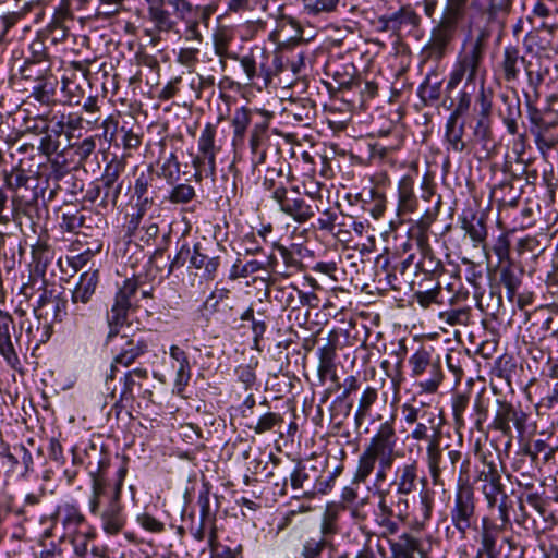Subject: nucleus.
Instances as JSON below:
<instances>
[{"mask_svg":"<svg viewBox=\"0 0 558 558\" xmlns=\"http://www.w3.org/2000/svg\"><path fill=\"white\" fill-rule=\"evenodd\" d=\"M284 112L288 118L293 119L295 122L310 125L316 117V105L308 98L292 100L284 108Z\"/></svg>","mask_w":558,"mask_h":558,"instance_id":"c9c22d12","label":"nucleus"},{"mask_svg":"<svg viewBox=\"0 0 558 558\" xmlns=\"http://www.w3.org/2000/svg\"><path fill=\"white\" fill-rule=\"evenodd\" d=\"M56 517L61 521L64 530L74 532L85 522V517L81 510L72 504H65L58 508Z\"/></svg>","mask_w":558,"mask_h":558,"instance_id":"79ce46f5","label":"nucleus"},{"mask_svg":"<svg viewBox=\"0 0 558 558\" xmlns=\"http://www.w3.org/2000/svg\"><path fill=\"white\" fill-rule=\"evenodd\" d=\"M449 518L461 539L466 538L470 530L476 529V497L473 487L468 482L459 481L453 504L449 510Z\"/></svg>","mask_w":558,"mask_h":558,"instance_id":"0eeeda50","label":"nucleus"},{"mask_svg":"<svg viewBox=\"0 0 558 558\" xmlns=\"http://www.w3.org/2000/svg\"><path fill=\"white\" fill-rule=\"evenodd\" d=\"M167 2L173 8L177 17L185 24V38L201 41V31H196V5L189 0H167Z\"/></svg>","mask_w":558,"mask_h":558,"instance_id":"b1692460","label":"nucleus"},{"mask_svg":"<svg viewBox=\"0 0 558 558\" xmlns=\"http://www.w3.org/2000/svg\"><path fill=\"white\" fill-rule=\"evenodd\" d=\"M110 125H113L111 137L109 141L113 143L116 147H122L125 158L132 156L133 150H137L142 145L143 133L140 132V126L135 130L134 125H129V122L124 121L122 125H119L118 120L112 116L108 117L102 122L104 135L107 136L110 130Z\"/></svg>","mask_w":558,"mask_h":558,"instance_id":"4468645a","label":"nucleus"},{"mask_svg":"<svg viewBox=\"0 0 558 558\" xmlns=\"http://www.w3.org/2000/svg\"><path fill=\"white\" fill-rule=\"evenodd\" d=\"M435 362H432L430 353L421 348L410 359L409 364L411 366V376L418 378L423 376Z\"/></svg>","mask_w":558,"mask_h":558,"instance_id":"13d9d810","label":"nucleus"},{"mask_svg":"<svg viewBox=\"0 0 558 558\" xmlns=\"http://www.w3.org/2000/svg\"><path fill=\"white\" fill-rule=\"evenodd\" d=\"M282 213L293 218L299 223H304L314 217L317 206L307 204L301 195H288V190L276 202Z\"/></svg>","mask_w":558,"mask_h":558,"instance_id":"4be33fe9","label":"nucleus"},{"mask_svg":"<svg viewBox=\"0 0 558 558\" xmlns=\"http://www.w3.org/2000/svg\"><path fill=\"white\" fill-rule=\"evenodd\" d=\"M99 283V269L89 268L84 271L71 291L70 314L76 322L83 320L92 312L90 302Z\"/></svg>","mask_w":558,"mask_h":558,"instance_id":"9d476101","label":"nucleus"},{"mask_svg":"<svg viewBox=\"0 0 558 558\" xmlns=\"http://www.w3.org/2000/svg\"><path fill=\"white\" fill-rule=\"evenodd\" d=\"M416 244L421 255L420 259L415 263L416 274L421 272L429 278L439 277L444 272V265L435 255L427 236L424 234L417 236Z\"/></svg>","mask_w":558,"mask_h":558,"instance_id":"412c9836","label":"nucleus"},{"mask_svg":"<svg viewBox=\"0 0 558 558\" xmlns=\"http://www.w3.org/2000/svg\"><path fill=\"white\" fill-rule=\"evenodd\" d=\"M52 73V61L31 62L24 61L20 69L21 80L27 85L43 78Z\"/></svg>","mask_w":558,"mask_h":558,"instance_id":"37998d69","label":"nucleus"},{"mask_svg":"<svg viewBox=\"0 0 558 558\" xmlns=\"http://www.w3.org/2000/svg\"><path fill=\"white\" fill-rule=\"evenodd\" d=\"M303 10L310 16L331 13L337 10L339 0H302Z\"/></svg>","mask_w":558,"mask_h":558,"instance_id":"0e129e2a","label":"nucleus"},{"mask_svg":"<svg viewBox=\"0 0 558 558\" xmlns=\"http://www.w3.org/2000/svg\"><path fill=\"white\" fill-rule=\"evenodd\" d=\"M283 423L284 418L280 413L267 411L262 413L255 422L247 423L246 427L256 435L267 433H279L282 435L281 428Z\"/></svg>","mask_w":558,"mask_h":558,"instance_id":"4c0bfd02","label":"nucleus"},{"mask_svg":"<svg viewBox=\"0 0 558 558\" xmlns=\"http://www.w3.org/2000/svg\"><path fill=\"white\" fill-rule=\"evenodd\" d=\"M529 59L520 54V50L515 46H507L504 48L502 59L499 63L501 76L506 83H512L519 80L520 68L523 69Z\"/></svg>","mask_w":558,"mask_h":558,"instance_id":"393cba45","label":"nucleus"},{"mask_svg":"<svg viewBox=\"0 0 558 558\" xmlns=\"http://www.w3.org/2000/svg\"><path fill=\"white\" fill-rule=\"evenodd\" d=\"M296 293L295 286H274V300L281 305L283 310H290L289 318L296 313Z\"/></svg>","mask_w":558,"mask_h":558,"instance_id":"603ef678","label":"nucleus"},{"mask_svg":"<svg viewBox=\"0 0 558 558\" xmlns=\"http://www.w3.org/2000/svg\"><path fill=\"white\" fill-rule=\"evenodd\" d=\"M256 116H263L259 111L247 108L245 106L234 110L231 118V125L233 129L232 145L234 147L243 145L247 128L253 126Z\"/></svg>","mask_w":558,"mask_h":558,"instance_id":"cd10ccee","label":"nucleus"},{"mask_svg":"<svg viewBox=\"0 0 558 558\" xmlns=\"http://www.w3.org/2000/svg\"><path fill=\"white\" fill-rule=\"evenodd\" d=\"M396 31L399 32L403 25L417 27L421 23L420 15L411 5H403L398 11L390 14Z\"/></svg>","mask_w":558,"mask_h":558,"instance_id":"052dcab7","label":"nucleus"},{"mask_svg":"<svg viewBox=\"0 0 558 558\" xmlns=\"http://www.w3.org/2000/svg\"><path fill=\"white\" fill-rule=\"evenodd\" d=\"M471 402V390L464 392L457 391L451 399V408L453 421L457 427L462 428L465 426V412Z\"/></svg>","mask_w":558,"mask_h":558,"instance_id":"3c124183","label":"nucleus"},{"mask_svg":"<svg viewBox=\"0 0 558 558\" xmlns=\"http://www.w3.org/2000/svg\"><path fill=\"white\" fill-rule=\"evenodd\" d=\"M531 329H535L539 339L558 336V305L539 307L533 314Z\"/></svg>","mask_w":558,"mask_h":558,"instance_id":"5701e85b","label":"nucleus"},{"mask_svg":"<svg viewBox=\"0 0 558 558\" xmlns=\"http://www.w3.org/2000/svg\"><path fill=\"white\" fill-rule=\"evenodd\" d=\"M340 86L348 90H357L362 101L373 99L378 92V85L373 81H363L360 76H348V80H340Z\"/></svg>","mask_w":558,"mask_h":558,"instance_id":"49530a36","label":"nucleus"},{"mask_svg":"<svg viewBox=\"0 0 558 558\" xmlns=\"http://www.w3.org/2000/svg\"><path fill=\"white\" fill-rule=\"evenodd\" d=\"M374 496L377 498V509L374 511V522L380 527L381 536L387 537L395 535L399 531V524L395 520L397 517V500L384 494L383 490L374 492Z\"/></svg>","mask_w":558,"mask_h":558,"instance_id":"f3484780","label":"nucleus"},{"mask_svg":"<svg viewBox=\"0 0 558 558\" xmlns=\"http://www.w3.org/2000/svg\"><path fill=\"white\" fill-rule=\"evenodd\" d=\"M166 1L159 2L147 7V14L149 21L154 24L155 28L162 33L171 32L175 26V21L172 19L171 13L166 9Z\"/></svg>","mask_w":558,"mask_h":558,"instance_id":"a19ab883","label":"nucleus"},{"mask_svg":"<svg viewBox=\"0 0 558 558\" xmlns=\"http://www.w3.org/2000/svg\"><path fill=\"white\" fill-rule=\"evenodd\" d=\"M52 258L53 252L46 242L37 241L36 244L32 245L33 272L29 276L28 282L24 283L21 288V294L26 299H31L34 295L38 279H45L47 268Z\"/></svg>","mask_w":558,"mask_h":558,"instance_id":"dca6fc26","label":"nucleus"},{"mask_svg":"<svg viewBox=\"0 0 558 558\" xmlns=\"http://www.w3.org/2000/svg\"><path fill=\"white\" fill-rule=\"evenodd\" d=\"M507 527L499 524L497 520L485 515L481 521V547L477 551L481 553H497V542L499 535L506 531Z\"/></svg>","mask_w":558,"mask_h":558,"instance_id":"72a5a7b5","label":"nucleus"},{"mask_svg":"<svg viewBox=\"0 0 558 558\" xmlns=\"http://www.w3.org/2000/svg\"><path fill=\"white\" fill-rule=\"evenodd\" d=\"M415 178L412 174L403 175L398 183V216L411 214L416 210L418 199L414 193Z\"/></svg>","mask_w":558,"mask_h":558,"instance_id":"c756f323","label":"nucleus"},{"mask_svg":"<svg viewBox=\"0 0 558 558\" xmlns=\"http://www.w3.org/2000/svg\"><path fill=\"white\" fill-rule=\"evenodd\" d=\"M108 325V333L105 344L110 347L112 361L110 372L106 376V383L116 378L118 367H130L140 363L150 352V344L143 331H133L131 333L122 332L124 326Z\"/></svg>","mask_w":558,"mask_h":558,"instance_id":"7ed1b4c3","label":"nucleus"},{"mask_svg":"<svg viewBox=\"0 0 558 558\" xmlns=\"http://www.w3.org/2000/svg\"><path fill=\"white\" fill-rule=\"evenodd\" d=\"M140 288L137 277H131L123 280V283L118 288L113 303L107 314V324H114V326L129 325L130 313L137 308L133 302Z\"/></svg>","mask_w":558,"mask_h":558,"instance_id":"9b49d317","label":"nucleus"},{"mask_svg":"<svg viewBox=\"0 0 558 558\" xmlns=\"http://www.w3.org/2000/svg\"><path fill=\"white\" fill-rule=\"evenodd\" d=\"M327 539L323 536L310 537L304 541L301 548L302 558H320L327 547Z\"/></svg>","mask_w":558,"mask_h":558,"instance_id":"774afa93","label":"nucleus"},{"mask_svg":"<svg viewBox=\"0 0 558 558\" xmlns=\"http://www.w3.org/2000/svg\"><path fill=\"white\" fill-rule=\"evenodd\" d=\"M86 470L92 480V490L88 497V510L100 520L102 531L108 535H118L126 524V518L121 502L123 483L128 473L126 460L116 473L113 482L108 480L110 456L105 446L89 442L84 448Z\"/></svg>","mask_w":558,"mask_h":558,"instance_id":"f257e3e1","label":"nucleus"},{"mask_svg":"<svg viewBox=\"0 0 558 558\" xmlns=\"http://www.w3.org/2000/svg\"><path fill=\"white\" fill-rule=\"evenodd\" d=\"M500 99L505 106V109L499 112L502 123L509 134L517 135L519 134V120L522 118L520 98L514 90L512 97L507 94H501Z\"/></svg>","mask_w":558,"mask_h":558,"instance_id":"2f4dec72","label":"nucleus"},{"mask_svg":"<svg viewBox=\"0 0 558 558\" xmlns=\"http://www.w3.org/2000/svg\"><path fill=\"white\" fill-rule=\"evenodd\" d=\"M4 185L12 192V194L24 192L28 187L31 178L27 175L25 170L22 168H13L11 171H4L3 173Z\"/></svg>","mask_w":558,"mask_h":558,"instance_id":"864d4df0","label":"nucleus"},{"mask_svg":"<svg viewBox=\"0 0 558 558\" xmlns=\"http://www.w3.org/2000/svg\"><path fill=\"white\" fill-rule=\"evenodd\" d=\"M397 433L395 428V416L383 422L376 433L371 437L369 442L359 456L357 468L354 473V483H364L374 472L379 458L393 453L397 447Z\"/></svg>","mask_w":558,"mask_h":558,"instance_id":"39448f33","label":"nucleus"},{"mask_svg":"<svg viewBox=\"0 0 558 558\" xmlns=\"http://www.w3.org/2000/svg\"><path fill=\"white\" fill-rule=\"evenodd\" d=\"M282 177L281 170H276L275 168L267 169L266 175L263 181V186L266 191L271 193V198L274 201H278L281 198L283 193L287 191L284 182L278 180Z\"/></svg>","mask_w":558,"mask_h":558,"instance_id":"4d7b16f0","label":"nucleus"},{"mask_svg":"<svg viewBox=\"0 0 558 558\" xmlns=\"http://www.w3.org/2000/svg\"><path fill=\"white\" fill-rule=\"evenodd\" d=\"M468 124L472 129V136L475 142L486 146L488 142L493 141L492 114L475 112Z\"/></svg>","mask_w":558,"mask_h":558,"instance_id":"ea45409f","label":"nucleus"},{"mask_svg":"<svg viewBox=\"0 0 558 558\" xmlns=\"http://www.w3.org/2000/svg\"><path fill=\"white\" fill-rule=\"evenodd\" d=\"M541 97L536 95L524 94V104L526 107L527 118L531 124L538 131H544L549 128V123L545 120L544 113L536 107V104Z\"/></svg>","mask_w":558,"mask_h":558,"instance_id":"6e6d98bb","label":"nucleus"},{"mask_svg":"<svg viewBox=\"0 0 558 558\" xmlns=\"http://www.w3.org/2000/svg\"><path fill=\"white\" fill-rule=\"evenodd\" d=\"M469 0H446L441 16L430 32V38L424 47L426 58L442 59L454 41L460 24L465 19Z\"/></svg>","mask_w":558,"mask_h":558,"instance_id":"20e7f679","label":"nucleus"},{"mask_svg":"<svg viewBox=\"0 0 558 558\" xmlns=\"http://www.w3.org/2000/svg\"><path fill=\"white\" fill-rule=\"evenodd\" d=\"M225 248L215 240L203 236L192 250L190 267L204 270V278L213 280L220 266Z\"/></svg>","mask_w":558,"mask_h":558,"instance_id":"f8f14e48","label":"nucleus"},{"mask_svg":"<svg viewBox=\"0 0 558 558\" xmlns=\"http://www.w3.org/2000/svg\"><path fill=\"white\" fill-rule=\"evenodd\" d=\"M274 463L275 471L269 472L268 476H277L278 481L275 482L276 487H280L279 494L287 495L288 481L294 490L303 489L304 494L311 495V487L313 481L306 471V466L302 461L296 462H281V460L274 454L270 456Z\"/></svg>","mask_w":558,"mask_h":558,"instance_id":"1a4fd4ad","label":"nucleus"},{"mask_svg":"<svg viewBox=\"0 0 558 558\" xmlns=\"http://www.w3.org/2000/svg\"><path fill=\"white\" fill-rule=\"evenodd\" d=\"M422 471L416 460H408L397 465L390 482L385 485L384 494L397 500L398 520L404 521L409 508L408 496L417 490L420 484L425 486L426 477L421 475ZM381 490V488H377Z\"/></svg>","mask_w":558,"mask_h":558,"instance_id":"423d86ee","label":"nucleus"},{"mask_svg":"<svg viewBox=\"0 0 558 558\" xmlns=\"http://www.w3.org/2000/svg\"><path fill=\"white\" fill-rule=\"evenodd\" d=\"M496 405L495 416L490 425L492 428L505 436H511L512 423L518 434L522 436L526 430L527 413L520 405L515 407L505 399H497Z\"/></svg>","mask_w":558,"mask_h":558,"instance_id":"ddd939ff","label":"nucleus"},{"mask_svg":"<svg viewBox=\"0 0 558 558\" xmlns=\"http://www.w3.org/2000/svg\"><path fill=\"white\" fill-rule=\"evenodd\" d=\"M39 287L38 291H41L39 298L37 300L36 305L34 306V314L38 319L45 315L44 308L52 303L58 293H56L54 289H49L46 279H38Z\"/></svg>","mask_w":558,"mask_h":558,"instance_id":"338daca9","label":"nucleus"},{"mask_svg":"<svg viewBox=\"0 0 558 558\" xmlns=\"http://www.w3.org/2000/svg\"><path fill=\"white\" fill-rule=\"evenodd\" d=\"M11 206L13 219L25 216L34 221L40 218L39 196L36 190L25 189L24 192L12 194Z\"/></svg>","mask_w":558,"mask_h":558,"instance_id":"aec40b11","label":"nucleus"},{"mask_svg":"<svg viewBox=\"0 0 558 558\" xmlns=\"http://www.w3.org/2000/svg\"><path fill=\"white\" fill-rule=\"evenodd\" d=\"M83 221L82 208L70 207L62 211L60 227L66 232L77 233Z\"/></svg>","mask_w":558,"mask_h":558,"instance_id":"e2e57ef3","label":"nucleus"},{"mask_svg":"<svg viewBox=\"0 0 558 558\" xmlns=\"http://www.w3.org/2000/svg\"><path fill=\"white\" fill-rule=\"evenodd\" d=\"M461 228L473 241L474 246L484 243L487 236L486 223L482 217H477L475 214L471 218H461Z\"/></svg>","mask_w":558,"mask_h":558,"instance_id":"a18cd8bd","label":"nucleus"},{"mask_svg":"<svg viewBox=\"0 0 558 558\" xmlns=\"http://www.w3.org/2000/svg\"><path fill=\"white\" fill-rule=\"evenodd\" d=\"M217 124L206 123L201 132L197 147L198 154L193 158L192 165L195 169V180L214 178L216 174V157L220 147L216 145Z\"/></svg>","mask_w":558,"mask_h":558,"instance_id":"6e6552de","label":"nucleus"},{"mask_svg":"<svg viewBox=\"0 0 558 558\" xmlns=\"http://www.w3.org/2000/svg\"><path fill=\"white\" fill-rule=\"evenodd\" d=\"M20 337L21 335H16L13 317L8 312L0 310V355L13 368L20 364L14 347V341L19 343Z\"/></svg>","mask_w":558,"mask_h":558,"instance_id":"a211bd4d","label":"nucleus"},{"mask_svg":"<svg viewBox=\"0 0 558 558\" xmlns=\"http://www.w3.org/2000/svg\"><path fill=\"white\" fill-rule=\"evenodd\" d=\"M148 378V371L143 367H135L123 374L120 381L122 389L120 392L119 401H133L135 388L142 387V381Z\"/></svg>","mask_w":558,"mask_h":558,"instance_id":"e433bc0d","label":"nucleus"},{"mask_svg":"<svg viewBox=\"0 0 558 558\" xmlns=\"http://www.w3.org/2000/svg\"><path fill=\"white\" fill-rule=\"evenodd\" d=\"M158 179H163L168 185H174L180 179V162L174 153L165 158L158 169H155Z\"/></svg>","mask_w":558,"mask_h":558,"instance_id":"8fccbe9b","label":"nucleus"},{"mask_svg":"<svg viewBox=\"0 0 558 558\" xmlns=\"http://www.w3.org/2000/svg\"><path fill=\"white\" fill-rule=\"evenodd\" d=\"M197 504L199 506V517L201 521H205V524L207 523V526L210 524H216V513L217 508H211L210 505V494L208 487H204L203 490L199 492Z\"/></svg>","mask_w":558,"mask_h":558,"instance_id":"69168bd1","label":"nucleus"},{"mask_svg":"<svg viewBox=\"0 0 558 558\" xmlns=\"http://www.w3.org/2000/svg\"><path fill=\"white\" fill-rule=\"evenodd\" d=\"M96 181L99 184L102 195L98 205L101 208H107L108 206L116 207L121 195L122 182H111L110 180L107 182L102 177Z\"/></svg>","mask_w":558,"mask_h":558,"instance_id":"09e8293b","label":"nucleus"},{"mask_svg":"<svg viewBox=\"0 0 558 558\" xmlns=\"http://www.w3.org/2000/svg\"><path fill=\"white\" fill-rule=\"evenodd\" d=\"M489 398L485 397L484 391L476 395L473 400L472 413L470 415L473 428L477 432L484 430V424L489 414Z\"/></svg>","mask_w":558,"mask_h":558,"instance_id":"c03bdc74","label":"nucleus"},{"mask_svg":"<svg viewBox=\"0 0 558 558\" xmlns=\"http://www.w3.org/2000/svg\"><path fill=\"white\" fill-rule=\"evenodd\" d=\"M442 462L440 439H434L426 447V464L434 486H445L444 474H447L448 468H441Z\"/></svg>","mask_w":558,"mask_h":558,"instance_id":"c85d7f7f","label":"nucleus"},{"mask_svg":"<svg viewBox=\"0 0 558 558\" xmlns=\"http://www.w3.org/2000/svg\"><path fill=\"white\" fill-rule=\"evenodd\" d=\"M170 357L177 362L174 388L181 395L189 385L192 377V366L186 352L179 345H171L169 349Z\"/></svg>","mask_w":558,"mask_h":558,"instance_id":"473e14b6","label":"nucleus"},{"mask_svg":"<svg viewBox=\"0 0 558 558\" xmlns=\"http://www.w3.org/2000/svg\"><path fill=\"white\" fill-rule=\"evenodd\" d=\"M485 54V38L480 35L471 44L468 51L460 54L449 74L446 92L451 93L458 85L466 78L463 87L458 92L457 96L451 99L449 108L451 112L449 117L466 119L471 109L474 90L475 80L478 75Z\"/></svg>","mask_w":558,"mask_h":558,"instance_id":"f03ea898","label":"nucleus"},{"mask_svg":"<svg viewBox=\"0 0 558 558\" xmlns=\"http://www.w3.org/2000/svg\"><path fill=\"white\" fill-rule=\"evenodd\" d=\"M159 181L153 165H149L145 171L136 177L133 187L136 206H142V209H149L153 205L161 202L162 189L158 185Z\"/></svg>","mask_w":558,"mask_h":558,"instance_id":"2eb2a0df","label":"nucleus"},{"mask_svg":"<svg viewBox=\"0 0 558 558\" xmlns=\"http://www.w3.org/2000/svg\"><path fill=\"white\" fill-rule=\"evenodd\" d=\"M426 373L428 374V378L418 380L416 385L422 392L435 393L444 380L440 363L438 361L435 362Z\"/></svg>","mask_w":558,"mask_h":558,"instance_id":"680f3d73","label":"nucleus"},{"mask_svg":"<svg viewBox=\"0 0 558 558\" xmlns=\"http://www.w3.org/2000/svg\"><path fill=\"white\" fill-rule=\"evenodd\" d=\"M251 54L253 59H255L256 69L260 78H263L265 84L271 82V70H270V61H271V51L267 50L264 47H254L251 49Z\"/></svg>","mask_w":558,"mask_h":558,"instance_id":"5fc2aeb1","label":"nucleus"},{"mask_svg":"<svg viewBox=\"0 0 558 558\" xmlns=\"http://www.w3.org/2000/svg\"><path fill=\"white\" fill-rule=\"evenodd\" d=\"M499 282L507 290V298L512 300L521 286V275L511 263L501 265L499 268Z\"/></svg>","mask_w":558,"mask_h":558,"instance_id":"de8ad7c7","label":"nucleus"},{"mask_svg":"<svg viewBox=\"0 0 558 558\" xmlns=\"http://www.w3.org/2000/svg\"><path fill=\"white\" fill-rule=\"evenodd\" d=\"M524 72L526 75L527 89L523 90V95H536L541 97L539 88L545 80L548 69L543 66L539 58L532 56L525 64Z\"/></svg>","mask_w":558,"mask_h":558,"instance_id":"f704fd0d","label":"nucleus"},{"mask_svg":"<svg viewBox=\"0 0 558 558\" xmlns=\"http://www.w3.org/2000/svg\"><path fill=\"white\" fill-rule=\"evenodd\" d=\"M378 400V389L373 386H366L359 398L357 408L354 412V424L360 428L364 421L371 415L373 405Z\"/></svg>","mask_w":558,"mask_h":558,"instance_id":"58836bf2","label":"nucleus"},{"mask_svg":"<svg viewBox=\"0 0 558 558\" xmlns=\"http://www.w3.org/2000/svg\"><path fill=\"white\" fill-rule=\"evenodd\" d=\"M269 120L270 116H262L260 119L254 122L250 133V150L251 160L254 168L265 163L266 161V143L269 138Z\"/></svg>","mask_w":558,"mask_h":558,"instance_id":"6ab92c4d","label":"nucleus"},{"mask_svg":"<svg viewBox=\"0 0 558 558\" xmlns=\"http://www.w3.org/2000/svg\"><path fill=\"white\" fill-rule=\"evenodd\" d=\"M511 0H471L470 8L476 12L496 15L499 12L508 11Z\"/></svg>","mask_w":558,"mask_h":558,"instance_id":"bf43d9fd","label":"nucleus"},{"mask_svg":"<svg viewBox=\"0 0 558 558\" xmlns=\"http://www.w3.org/2000/svg\"><path fill=\"white\" fill-rule=\"evenodd\" d=\"M428 416L433 418H421L412 429L410 437L415 441L426 440L428 442L434 439L441 438V428L444 425V418L438 415L435 410L428 412Z\"/></svg>","mask_w":558,"mask_h":558,"instance_id":"a878e982","label":"nucleus"},{"mask_svg":"<svg viewBox=\"0 0 558 558\" xmlns=\"http://www.w3.org/2000/svg\"><path fill=\"white\" fill-rule=\"evenodd\" d=\"M31 97L43 106H52L56 104L57 88L59 86L58 77L52 73L28 85Z\"/></svg>","mask_w":558,"mask_h":558,"instance_id":"7c9ffc66","label":"nucleus"},{"mask_svg":"<svg viewBox=\"0 0 558 558\" xmlns=\"http://www.w3.org/2000/svg\"><path fill=\"white\" fill-rule=\"evenodd\" d=\"M466 124L468 119L448 117L445 125V142L448 151L462 154L468 148V143L464 141Z\"/></svg>","mask_w":558,"mask_h":558,"instance_id":"bb28decb","label":"nucleus"}]
</instances>
